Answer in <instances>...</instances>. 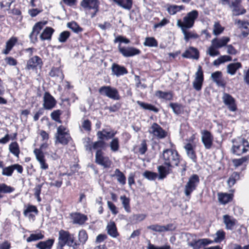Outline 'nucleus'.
<instances>
[{
  "mask_svg": "<svg viewBox=\"0 0 249 249\" xmlns=\"http://www.w3.org/2000/svg\"><path fill=\"white\" fill-rule=\"evenodd\" d=\"M50 75L53 77H56L60 81H62L64 78V74L62 71L57 68H53L49 73Z\"/></svg>",
  "mask_w": 249,
  "mask_h": 249,
  "instance_id": "nucleus-35",
  "label": "nucleus"
},
{
  "mask_svg": "<svg viewBox=\"0 0 249 249\" xmlns=\"http://www.w3.org/2000/svg\"><path fill=\"white\" fill-rule=\"evenodd\" d=\"M100 2L98 0H82L80 5L86 12H91V17L93 18L99 11Z\"/></svg>",
  "mask_w": 249,
  "mask_h": 249,
  "instance_id": "nucleus-6",
  "label": "nucleus"
},
{
  "mask_svg": "<svg viewBox=\"0 0 249 249\" xmlns=\"http://www.w3.org/2000/svg\"><path fill=\"white\" fill-rule=\"evenodd\" d=\"M230 40V37L227 36H223L220 38L215 37L212 40L211 44L216 48L219 49L226 46Z\"/></svg>",
  "mask_w": 249,
  "mask_h": 249,
  "instance_id": "nucleus-19",
  "label": "nucleus"
},
{
  "mask_svg": "<svg viewBox=\"0 0 249 249\" xmlns=\"http://www.w3.org/2000/svg\"><path fill=\"white\" fill-rule=\"evenodd\" d=\"M54 241V240L53 239H49L45 241L39 242L36 246L39 249H51Z\"/></svg>",
  "mask_w": 249,
  "mask_h": 249,
  "instance_id": "nucleus-33",
  "label": "nucleus"
},
{
  "mask_svg": "<svg viewBox=\"0 0 249 249\" xmlns=\"http://www.w3.org/2000/svg\"><path fill=\"white\" fill-rule=\"evenodd\" d=\"M172 167H168L165 165H160L158 167V171L159 173V179H163L167 175L172 173Z\"/></svg>",
  "mask_w": 249,
  "mask_h": 249,
  "instance_id": "nucleus-27",
  "label": "nucleus"
},
{
  "mask_svg": "<svg viewBox=\"0 0 249 249\" xmlns=\"http://www.w3.org/2000/svg\"><path fill=\"white\" fill-rule=\"evenodd\" d=\"M13 172L12 165L3 168L2 174L6 176H11Z\"/></svg>",
  "mask_w": 249,
  "mask_h": 249,
  "instance_id": "nucleus-64",
  "label": "nucleus"
},
{
  "mask_svg": "<svg viewBox=\"0 0 249 249\" xmlns=\"http://www.w3.org/2000/svg\"><path fill=\"white\" fill-rule=\"evenodd\" d=\"M110 149L113 152H117L119 149V141L118 138H114L109 143Z\"/></svg>",
  "mask_w": 249,
  "mask_h": 249,
  "instance_id": "nucleus-48",
  "label": "nucleus"
},
{
  "mask_svg": "<svg viewBox=\"0 0 249 249\" xmlns=\"http://www.w3.org/2000/svg\"><path fill=\"white\" fill-rule=\"evenodd\" d=\"M231 60L232 58L231 56L228 55H224L220 56L217 59L215 60L213 62V64L214 66H218L220 65L221 64L224 63L228 61H231Z\"/></svg>",
  "mask_w": 249,
  "mask_h": 249,
  "instance_id": "nucleus-39",
  "label": "nucleus"
},
{
  "mask_svg": "<svg viewBox=\"0 0 249 249\" xmlns=\"http://www.w3.org/2000/svg\"><path fill=\"white\" fill-rule=\"evenodd\" d=\"M18 39L16 37H11L6 43L5 49L3 50L2 53L4 54H8L13 47L17 42Z\"/></svg>",
  "mask_w": 249,
  "mask_h": 249,
  "instance_id": "nucleus-32",
  "label": "nucleus"
},
{
  "mask_svg": "<svg viewBox=\"0 0 249 249\" xmlns=\"http://www.w3.org/2000/svg\"><path fill=\"white\" fill-rule=\"evenodd\" d=\"M219 202L223 205H225L231 201L233 198V195L226 193H219L217 194Z\"/></svg>",
  "mask_w": 249,
  "mask_h": 249,
  "instance_id": "nucleus-26",
  "label": "nucleus"
},
{
  "mask_svg": "<svg viewBox=\"0 0 249 249\" xmlns=\"http://www.w3.org/2000/svg\"><path fill=\"white\" fill-rule=\"evenodd\" d=\"M44 238V235L41 233L36 234H31L30 236L26 239L27 242H31L36 241L39 239H42Z\"/></svg>",
  "mask_w": 249,
  "mask_h": 249,
  "instance_id": "nucleus-51",
  "label": "nucleus"
},
{
  "mask_svg": "<svg viewBox=\"0 0 249 249\" xmlns=\"http://www.w3.org/2000/svg\"><path fill=\"white\" fill-rule=\"evenodd\" d=\"M240 2H231V8H232V14L233 16H239L244 14L246 13V10L239 4Z\"/></svg>",
  "mask_w": 249,
  "mask_h": 249,
  "instance_id": "nucleus-25",
  "label": "nucleus"
},
{
  "mask_svg": "<svg viewBox=\"0 0 249 249\" xmlns=\"http://www.w3.org/2000/svg\"><path fill=\"white\" fill-rule=\"evenodd\" d=\"M79 240L80 243H85L88 239V234L85 230H81L78 234Z\"/></svg>",
  "mask_w": 249,
  "mask_h": 249,
  "instance_id": "nucleus-58",
  "label": "nucleus"
},
{
  "mask_svg": "<svg viewBox=\"0 0 249 249\" xmlns=\"http://www.w3.org/2000/svg\"><path fill=\"white\" fill-rule=\"evenodd\" d=\"M216 237L213 241L215 243H219L221 242L225 237V232L222 230L217 231L215 233Z\"/></svg>",
  "mask_w": 249,
  "mask_h": 249,
  "instance_id": "nucleus-54",
  "label": "nucleus"
},
{
  "mask_svg": "<svg viewBox=\"0 0 249 249\" xmlns=\"http://www.w3.org/2000/svg\"><path fill=\"white\" fill-rule=\"evenodd\" d=\"M99 92L101 95L115 100H118L120 99L118 90L110 86H102L99 89Z\"/></svg>",
  "mask_w": 249,
  "mask_h": 249,
  "instance_id": "nucleus-8",
  "label": "nucleus"
},
{
  "mask_svg": "<svg viewBox=\"0 0 249 249\" xmlns=\"http://www.w3.org/2000/svg\"><path fill=\"white\" fill-rule=\"evenodd\" d=\"M14 0H0V6L4 10H8Z\"/></svg>",
  "mask_w": 249,
  "mask_h": 249,
  "instance_id": "nucleus-56",
  "label": "nucleus"
},
{
  "mask_svg": "<svg viewBox=\"0 0 249 249\" xmlns=\"http://www.w3.org/2000/svg\"><path fill=\"white\" fill-rule=\"evenodd\" d=\"M223 220L226 228L229 230H232L235 224V219L226 214L223 216Z\"/></svg>",
  "mask_w": 249,
  "mask_h": 249,
  "instance_id": "nucleus-36",
  "label": "nucleus"
},
{
  "mask_svg": "<svg viewBox=\"0 0 249 249\" xmlns=\"http://www.w3.org/2000/svg\"><path fill=\"white\" fill-rule=\"evenodd\" d=\"M82 128L86 131L89 132L91 130V123L88 120H85L82 123Z\"/></svg>",
  "mask_w": 249,
  "mask_h": 249,
  "instance_id": "nucleus-62",
  "label": "nucleus"
},
{
  "mask_svg": "<svg viewBox=\"0 0 249 249\" xmlns=\"http://www.w3.org/2000/svg\"><path fill=\"white\" fill-rule=\"evenodd\" d=\"M14 191V189L13 187L8 186L5 183H0V198L3 197L2 194L11 193Z\"/></svg>",
  "mask_w": 249,
  "mask_h": 249,
  "instance_id": "nucleus-41",
  "label": "nucleus"
},
{
  "mask_svg": "<svg viewBox=\"0 0 249 249\" xmlns=\"http://www.w3.org/2000/svg\"><path fill=\"white\" fill-rule=\"evenodd\" d=\"M184 148L186 152L187 156L194 162L196 161V155L195 151V146L190 143L186 144Z\"/></svg>",
  "mask_w": 249,
  "mask_h": 249,
  "instance_id": "nucleus-20",
  "label": "nucleus"
},
{
  "mask_svg": "<svg viewBox=\"0 0 249 249\" xmlns=\"http://www.w3.org/2000/svg\"><path fill=\"white\" fill-rule=\"evenodd\" d=\"M101 150L96 151L95 154V162L96 163L103 166L104 168H108L111 164V161L109 158L104 156Z\"/></svg>",
  "mask_w": 249,
  "mask_h": 249,
  "instance_id": "nucleus-10",
  "label": "nucleus"
},
{
  "mask_svg": "<svg viewBox=\"0 0 249 249\" xmlns=\"http://www.w3.org/2000/svg\"><path fill=\"white\" fill-rule=\"evenodd\" d=\"M47 23L46 21L38 22L35 24L32 29V31L29 35L31 41L35 43L37 41V36L43 27Z\"/></svg>",
  "mask_w": 249,
  "mask_h": 249,
  "instance_id": "nucleus-14",
  "label": "nucleus"
},
{
  "mask_svg": "<svg viewBox=\"0 0 249 249\" xmlns=\"http://www.w3.org/2000/svg\"><path fill=\"white\" fill-rule=\"evenodd\" d=\"M107 234L112 238H116L119 235L116 224L113 221H110L107 226Z\"/></svg>",
  "mask_w": 249,
  "mask_h": 249,
  "instance_id": "nucleus-23",
  "label": "nucleus"
},
{
  "mask_svg": "<svg viewBox=\"0 0 249 249\" xmlns=\"http://www.w3.org/2000/svg\"><path fill=\"white\" fill-rule=\"evenodd\" d=\"M143 45L149 47H157L158 45V43L154 37H147L143 42Z\"/></svg>",
  "mask_w": 249,
  "mask_h": 249,
  "instance_id": "nucleus-42",
  "label": "nucleus"
},
{
  "mask_svg": "<svg viewBox=\"0 0 249 249\" xmlns=\"http://www.w3.org/2000/svg\"><path fill=\"white\" fill-rule=\"evenodd\" d=\"M67 26L75 33H78L82 31V28L74 21L68 23Z\"/></svg>",
  "mask_w": 249,
  "mask_h": 249,
  "instance_id": "nucleus-55",
  "label": "nucleus"
},
{
  "mask_svg": "<svg viewBox=\"0 0 249 249\" xmlns=\"http://www.w3.org/2000/svg\"><path fill=\"white\" fill-rule=\"evenodd\" d=\"M242 68L240 62L230 63L227 66V72L228 74L233 75L235 74L236 71Z\"/></svg>",
  "mask_w": 249,
  "mask_h": 249,
  "instance_id": "nucleus-31",
  "label": "nucleus"
},
{
  "mask_svg": "<svg viewBox=\"0 0 249 249\" xmlns=\"http://www.w3.org/2000/svg\"><path fill=\"white\" fill-rule=\"evenodd\" d=\"M217 49H218V48H216L213 45L211 44V45L206 51V53L212 57L217 56L220 54V52Z\"/></svg>",
  "mask_w": 249,
  "mask_h": 249,
  "instance_id": "nucleus-49",
  "label": "nucleus"
},
{
  "mask_svg": "<svg viewBox=\"0 0 249 249\" xmlns=\"http://www.w3.org/2000/svg\"><path fill=\"white\" fill-rule=\"evenodd\" d=\"M237 23L238 24L242 26L243 30L242 31V35L244 36H246L249 34V23L246 21H242L240 20H238Z\"/></svg>",
  "mask_w": 249,
  "mask_h": 249,
  "instance_id": "nucleus-47",
  "label": "nucleus"
},
{
  "mask_svg": "<svg viewBox=\"0 0 249 249\" xmlns=\"http://www.w3.org/2000/svg\"><path fill=\"white\" fill-rule=\"evenodd\" d=\"M34 153L36 156V160L39 163L40 168L44 170L48 169L49 165L46 162V160L43 151L41 149L36 148L34 150Z\"/></svg>",
  "mask_w": 249,
  "mask_h": 249,
  "instance_id": "nucleus-15",
  "label": "nucleus"
},
{
  "mask_svg": "<svg viewBox=\"0 0 249 249\" xmlns=\"http://www.w3.org/2000/svg\"><path fill=\"white\" fill-rule=\"evenodd\" d=\"M72 222L74 224L82 225L88 219L87 216L83 214L75 213L71 214Z\"/></svg>",
  "mask_w": 249,
  "mask_h": 249,
  "instance_id": "nucleus-22",
  "label": "nucleus"
},
{
  "mask_svg": "<svg viewBox=\"0 0 249 249\" xmlns=\"http://www.w3.org/2000/svg\"><path fill=\"white\" fill-rule=\"evenodd\" d=\"M43 185V183L36 185L34 189V196L37 199L38 202H40L41 200V197H40V194L41 193V188Z\"/></svg>",
  "mask_w": 249,
  "mask_h": 249,
  "instance_id": "nucleus-53",
  "label": "nucleus"
},
{
  "mask_svg": "<svg viewBox=\"0 0 249 249\" xmlns=\"http://www.w3.org/2000/svg\"><path fill=\"white\" fill-rule=\"evenodd\" d=\"M249 149L248 142L243 138H238L232 141V152L236 155H241Z\"/></svg>",
  "mask_w": 249,
  "mask_h": 249,
  "instance_id": "nucleus-2",
  "label": "nucleus"
},
{
  "mask_svg": "<svg viewBox=\"0 0 249 249\" xmlns=\"http://www.w3.org/2000/svg\"><path fill=\"white\" fill-rule=\"evenodd\" d=\"M118 50L122 55L125 57H132L141 53V51L139 49L133 47H121L119 45Z\"/></svg>",
  "mask_w": 249,
  "mask_h": 249,
  "instance_id": "nucleus-11",
  "label": "nucleus"
},
{
  "mask_svg": "<svg viewBox=\"0 0 249 249\" xmlns=\"http://www.w3.org/2000/svg\"><path fill=\"white\" fill-rule=\"evenodd\" d=\"M198 17V12L196 10H193L186 14L183 18V21L178 19L177 25L178 27L192 28Z\"/></svg>",
  "mask_w": 249,
  "mask_h": 249,
  "instance_id": "nucleus-3",
  "label": "nucleus"
},
{
  "mask_svg": "<svg viewBox=\"0 0 249 249\" xmlns=\"http://www.w3.org/2000/svg\"><path fill=\"white\" fill-rule=\"evenodd\" d=\"M161 159L163 164L168 167L178 166L180 162V156L178 151L173 149H166L163 151Z\"/></svg>",
  "mask_w": 249,
  "mask_h": 249,
  "instance_id": "nucleus-1",
  "label": "nucleus"
},
{
  "mask_svg": "<svg viewBox=\"0 0 249 249\" xmlns=\"http://www.w3.org/2000/svg\"><path fill=\"white\" fill-rule=\"evenodd\" d=\"M248 160V157H244L238 159L233 160L232 162L235 167H238L243 164L244 162H246Z\"/></svg>",
  "mask_w": 249,
  "mask_h": 249,
  "instance_id": "nucleus-59",
  "label": "nucleus"
},
{
  "mask_svg": "<svg viewBox=\"0 0 249 249\" xmlns=\"http://www.w3.org/2000/svg\"><path fill=\"white\" fill-rule=\"evenodd\" d=\"M201 139L204 147L207 149L211 148L213 141V137L210 132L207 130L201 131Z\"/></svg>",
  "mask_w": 249,
  "mask_h": 249,
  "instance_id": "nucleus-12",
  "label": "nucleus"
},
{
  "mask_svg": "<svg viewBox=\"0 0 249 249\" xmlns=\"http://www.w3.org/2000/svg\"><path fill=\"white\" fill-rule=\"evenodd\" d=\"M9 150L15 156L18 158L20 150L19 145L17 142H11L9 145Z\"/></svg>",
  "mask_w": 249,
  "mask_h": 249,
  "instance_id": "nucleus-38",
  "label": "nucleus"
},
{
  "mask_svg": "<svg viewBox=\"0 0 249 249\" xmlns=\"http://www.w3.org/2000/svg\"><path fill=\"white\" fill-rule=\"evenodd\" d=\"M184 8L185 7L183 5H172L167 8V10L170 15H174Z\"/></svg>",
  "mask_w": 249,
  "mask_h": 249,
  "instance_id": "nucleus-43",
  "label": "nucleus"
},
{
  "mask_svg": "<svg viewBox=\"0 0 249 249\" xmlns=\"http://www.w3.org/2000/svg\"><path fill=\"white\" fill-rule=\"evenodd\" d=\"M147 228L154 231L161 232L174 230L175 229V227L172 224H169L166 226L155 224L149 226Z\"/></svg>",
  "mask_w": 249,
  "mask_h": 249,
  "instance_id": "nucleus-18",
  "label": "nucleus"
},
{
  "mask_svg": "<svg viewBox=\"0 0 249 249\" xmlns=\"http://www.w3.org/2000/svg\"><path fill=\"white\" fill-rule=\"evenodd\" d=\"M106 147V143L103 140H99L96 142H93L92 147L93 149L95 150H101L105 149Z\"/></svg>",
  "mask_w": 249,
  "mask_h": 249,
  "instance_id": "nucleus-45",
  "label": "nucleus"
},
{
  "mask_svg": "<svg viewBox=\"0 0 249 249\" xmlns=\"http://www.w3.org/2000/svg\"><path fill=\"white\" fill-rule=\"evenodd\" d=\"M211 78L213 81L216 83L218 86L224 87L225 84L222 79V72L219 71H217L211 74Z\"/></svg>",
  "mask_w": 249,
  "mask_h": 249,
  "instance_id": "nucleus-28",
  "label": "nucleus"
},
{
  "mask_svg": "<svg viewBox=\"0 0 249 249\" xmlns=\"http://www.w3.org/2000/svg\"><path fill=\"white\" fill-rule=\"evenodd\" d=\"M55 138L56 143H59L63 145L67 144L71 140L68 129L62 125L57 127Z\"/></svg>",
  "mask_w": 249,
  "mask_h": 249,
  "instance_id": "nucleus-4",
  "label": "nucleus"
},
{
  "mask_svg": "<svg viewBox=\"0 0 249 249\" xmlns=\"http://www.w3.org/2000/svg\"><path fill=\"white\" fill-rule=\"evenodd\" d=\"M181 30L182 33L184 35V40L187 42L191 38H197L198 37V35L194 33L191 32L187 31V29H190V28L188 27H178Z\"/></svg>",
  "mask_w": 249,
  "mask_h": 249,
  "instance_id": "nucleus-34",
  "label": "nucleus"
},
{
  "mask_svg": "<svg viewBox=\"0 0 249 249\" xmlns=\"http://www.w3.org/2000/svg\"><path fill=\"white\" fill-rule=\"evenodd\" d=\"M31 212H34L36 214L38 213V210L35 206L29 205L27 208L24 211L23 214L25 216H26L28 213Z\"/></svg>",
  "mask_w": 249,
  "mask_h": 249,
  "instance_id": "nucleus-63",
  "label": "nucleus"
},
{
  "mask_svg": "<svg viewBox=\"0 0 249 249\" xmlns=\"http://www.w3.org/2000/svg\"><path fill=\"white\" fill-rule=\"evenodd\" d=\"M56 105V101L55 98L48 91L45 92L43 96L42 106L44 109L51 110Z\"/></svg>",
  "mask_w": 249,
  "mask_h": 249,
  "instance_id": "nucleus-9",
  "label": "nucleus"
},
{
  "mask_svg": "<svg viewBox=\"0 0 249 249\" xmlns=\"http://www.w3.org/2000/svg\"><path fill=\"white\" fill-rule=\"evenodd\" d=\"M53 32L54 30L52 28L50 27H46L40 35L39 37L40 39L43 41L45 40H50Z\"/></svg>",
  "mask_w": 249,
  "mask_h": 249,
  "instance_id": "nucleus-30",
  "label": "nucleus"
},
{
  "mask_svg": "<svg viewBox=\"0 0 249 249\" xmlns=\"http://www.w3.org/2000/svg\"><path fill=\"white\" fill-rule=\"evenodd\" d=\"M70 36V33L69 31H63L61 33L58 37V41L60 42H65Z\"/></svg>",
  "mask_w": 249,
  "mask_h": 249,
  "instance_id": "nucleus-57",
  "label": "nucleus"
},
{
  "mask_svg": "<svg viewBox=\"0 0 249 249\" xmlns=\"http://www.w3.org/2000/svg\"><path fill=\"white\" fill-rule=\"evenodd\" d=\"M120 199L122 201V204L123 207L127 213H130V207L129 205L130 200L128 198H127L125 196H121L120 197Z\"/></svg>",
  "mask_w": 249,
  "mask_h": 249,
  "instance_id": "nucleus-46",
  "label": "nucleus"
},
{
  "mask_svg": "<svg viewBox=\"0 0 249 249\" xmlns=\"http://www.w3.org/2000/svg\"><path fill=\"white\" fill-rule=\"evenodd\" d=\"M155 95L160 98H162L165 100H170L172 99L173 96L170 92H164L161 90L156 91Z\"/></svg>",
  "mask_w": 249,
  "mask_h": 249,
  "instance_id": "nucleus-44",
  "label": "nucleus"
},
{
  "mask_svg": "<svg viewBox=\"0 0 249 249\" xmlns=\"http://www.w3.org/2000/svg\"><path fill=\"white\" fill-rule=\"evenodd\" d=\"M199 181V178L196 174H193L188 178L184 189V193L186 197L190 198L192 193L196 189Z\"/></svg>",
  "mask_w": 249,
  "mask_h": 249,
  "instance_id": "nucleus-5",
  "label": "nucleus"
},
{
  "mask_svg": "<svg viewBox=\"0 0 249 249\" xmlns=\"http://www.w3.org/2000/svg\"><path fill=\"white\" fill-rule=\"evenodd\" d=\"M222 99L224 104L228 106L230 111H234L236 110L237 108L235 103V100L231 95L224 92Z\"/></svg>",
  "mask_w": 249,
  "mask_h": 249,
  "instance_id": "nucleus-17",
  "label": "nucleus"
},
{
  "mask_svg": "<svg viewBox=\"0 0 249 249\" xmlns=\"http://www.w3.org/2000/svg\"><path fill=\"white\" fill-rule=\"evenodd\" d=\"M58 240V245L61 247L67 245L70 247L72 246L74 248V246L77 245L76 243L74 242L73 235L63 230L59 231Z\"/></svg>",
  "mask_w": 249,
  "mask_h": 249,
  "instance_id": "nucleus-7",
  "label": "nucleus"
},
{
  "mask_svg": "<svg viewBox=\"0 0 249 249\" xmlns=\"http://www.w3.org/2000/svg\"><path fill=\"white\" fill-rule=\"evenodd\" d=\"M224 28L221 26L218 22H215L213 24V33L214 35L217 36L221 34L224 31Z\"/></svg>",
  "mask_w": 249,
  "mask_h": 249,
  "instance_id": "nucleus-50",
  "label": "nucleus"
},
{
  "mask_svg": "<svg viewBox=\"0 0 249 249\" xmlns=\"http://www.w3.org/2000/svg\"><path fill=\"white\" fill-rule=\"evenodd\" d=\"M182 56L184 58L198 59L199 57V52L196 48L192 47H190L182 54Z\"/></svg>",
  "mask_w": 249,
  "mask_h": 249,
  "instance_id": "nucleus-21",
  "label": "nucleus"
},
{
  "mask_svg": "<svg viewBox=\"0 0 249 249\" xmlns=\"http://www.w3.org/2000/svg\"><path fill=\"white\" fill-rule=\"evenodd\" d=\"M116 132H108L106 129H104L102 131H99L97 133V136L99 140H103L104 139L108 140L109 139L113 138L115 135Z\"/></svg>",
  "mask_w": 249,
  "mask_h": 249,
  "instance_id": "nucleus-29",
  "label": "nucleus"
},
{
  "mask_svg": "<svg viewBox=\"0 0 249 249\" xmlns=\"http://www.w3.org/2000/svg\"><path fill=\"white\" fill-rule=\"evenodd\" d=\"M195 80L203 81L204 80L203 73L202 70V68L200 66H199L197 69V71L195 73Z\"/></svg>",
  "mask_w": 249,
  "mask_h": 249,
  "instance_id": "nucleus-60",
  "label": "nucleus"
},
{
  "mask_svg": "<svg viewBox=\"0 0 249 249\" xmlns=\"http://www.w3.org/2000/svg\"><path fill=\"white\" fill-rule=\"evenodd\" d=\"M111 71L114 75L119 77L128 73L127 70L124 66H120L116 64H113L111 67Z\"/></svg>",
  "mask_w": 249,
  "mask_h": 249,
  "instance_id": "nucleus-24",
  "label": "nucleus"
},
{
  "mask_svg": "<svg viewBox=\"0 0 249 249\" xmlns=\"http://www.w3.org/2000/svg\"><path fill=\"white\" fill-rule=\"evenodd\" d=\"M143 176L149 180H154L157 177L158 175L156 173L146 171L143 173Z\"/></svg>",
  "mask_w": 249,
  "mask_h": 249,
  "instance_id": "nucleus-61",
  "label": "nucleus"
},
{
  "mask_svg": "<svg viewBox=\"0 0 249 249\" xmlns=\"http://www.w3.org/2000/svg\"><path fill=\"white\" fill-rule=\"evenodd\" d=\"M62 114V111L59 109L55 110L53 111L51 113V118L55 121V122H58L59 123H61V120H60V116Z\"/></svg>",
  "mask_w": 249,
  "mask_h": 249,
  "instance_id": "nucleus-52",
  "label": "nucleus"
},
{
  "mask_svg": "<svg viewBox=\"0 0 249 249\" xmlns=\"http://www.w3.org/2000/svg\"><path fill=\"white\" fill-rule=\"evenodd\" d=\"M42 64V59L39 56L35 55L27 61L25 69L28 70L40 69Z\"/></svg>",
  "mask_w": 249,
  "mask_h": 249,
  "instance_id": "nucleus-16",
  "label": "nucleus"
},
{
  "mask_svg": "<svg viewBox=\"0 0 249 249\" xmlns=\"http://www.w3.org/2000/svg\"><path fill=\"white\" fill-rule=\"evenodd\" d=\"M112 177H115L118 182L122 185H124L126 183V178L124 175L119 169H116L114 174Z\"/></svg>",
  "mask_w": 249,
  "mask_h": 249,
  "instance_id": "nucleus-37",
  "label": "nucleus"
},
{
  "mask_svg": "<svg viewBox=\"0 0 249 249\" xmlns=\"http://www.w3.org/2000/svg\"><path fill=\"white\" fill-rule=\"evenodd\" d=\"M137 103L142 108L144 109L153 111L156 113H157L159 111V109L157 108H156L155 106H154L151 104L142 102L140 101H137Z\"/></svg>",
  "mask_w": 249,
  "mask_h": 249,
  "instance_id": "nucleus-40",
  "label": "nucleus"
},
{
  "mask_svg": "<svg viewBox=\"0 0 249 249\" xmlns=\"http://www.w3.org/2000/svg\"><path fill=\"white\" fill-rule=\"evenodd\" d=\"M149 132L158 139H163L167 135L166 132L160 125L155 123L152 124Z\"/></svg>",
  "mask_w": 249,
  "mask_h": 249,
  "instance_id": "nucleus-13",
  "label": "nucleus"
}]
</instances>
